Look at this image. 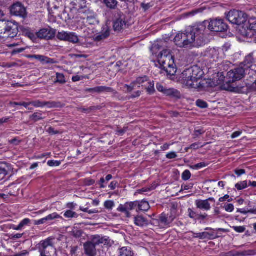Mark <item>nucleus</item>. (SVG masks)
I'll use <instances>...</instances> for the list:
<instances>
[{
    "instance_id": "64",
    "label": "nucleus",
    "mask_w": 256,
    "mask_h": 256,
    "mask_svg": "<svg viewBox=\"0 0 256 256\" xmlns=\"http://www.w3.org/2000/svg\"><path fill=\"white\" fill-rule=\"evenodd\" d=\"M47 132L50 134H57L58 133V131H56L54 128H52V127H50L48 128V130Z\"/></svg>"
},
{
    "instance_id": "24",
    "label": "nucleus",
    "mask_w": 256,
    "mask_h": 256,
    "mask_svg": "<svg viewBox=\"0 0 256 256\" xmlns=\"http://www.w3.org/2000/svg\"><path fill=\"white\" fill-rule=\"evenodd\" d=\"M134 224L140 227L146 226L148 225V220L142 216H137L134 218Z\"/></svg>"
},
{
    "instance_id": "62",
    "label": "nucleus",
    "mask_w": 256,
    "mask_h": 256,
    "mask_svg": "<svg viewBox=\"0 0 256 256\" xmlns=\"http://www.w3.org/2000/svg\"><path fill=\"white\" fill-rule=\"evenodd\" d=\"M242 134V132H240V131L235 132L231 136V138L232 139L236 138L238 137L239 136H240Z\"/></svg>"
},
{
    "instance_id": "30",
    "label": "nucleus",
    "mask_w": 256,
    "mask_h": 256,
    "mask_svg": "<svg viewBox=\"0 0 256 256\" xmlns=\"http://www.w3.org/2000/svg\"><path fill=\"white\" fill-rule=\"evenodd\" d=\"M44 107L46 106L48 108H59L61 106V104L60 102H44Z\"/></svg>"
},
{
    "instance_id": "2",
    "label": "nucleus",
    "mask_w": 256,
    "mask_h": 256,
    "mask_svg": "<svg viewBox=\"0 0 256 256\" xmlns=\"http://www.w3.org/2000/svg\"><path fill=\"white\" fill-rule=\"evenodd\" d=\"M166 46L165 41H157L152 44L151 52L152 54L157 56L158 62L162 68L168 74L174 76L176 72L174 58L170 51L165 49Z\"/></svg>"
},
{
    "instance_id": "20",
    "label": "nucleus",
    "mask_w": 256,
    "mask_h": 256,
    "mask_svg": "<svg viewBox=\"0 0 256 256\" xmlns=\"http://www.w3.org/2000/svg\"><path fill=\"white\" fill-rule=\"evenodd\" d=\"M126 22L125 20L124 16H121L114 22V30L120 31L126 28Z\"/></svg>"
},
{
    "instance_id": "38",
    "label": "nucleus",
    "mask_w": 256,
    "mask_h": 256,
    "mask_svg": "<svg viewBox=\"0 0 256 256\" xmlns=\"http://www.w3.org/2000/svg\"><path fill=\"white\" fill-rule=\"evenodd\" d=\"M195 238H200L201 240H204L208 238V232H202L200 233L195 234Z\"/></svg>"
},
{
    "instance_id": "61",
    "label": "nucleus",
    "mask_w": 256,
    "mask_h": 256,
    "mask_svg": "<svg viewBox=\"0 0 256 256\" xmlns=\"http://www.w3.org/2000/svg\"><path fill=\"white\" fill-rule=\"evenodd\" d=\"M156 87L158 91L162 92L163 94L164 93L166 88L164 87L161 84L158 83L157 84Z\"/></svg>"
},
{
    "instance_id": "36",
    "label": "nucleus",
    "mask_w": 256,
    "mask_h": 256,
    "mask_svg": "<svg viewBox=\"0 0 256 256\" xmlns=\"http://www.w3.org/2000/svg\"><path fill=\"white\" fill-rule=\"evenodd\" d=\"M56 80L54 82V83H60L61 84H64L66 82V80L64 74L61 73L57 72L56 74Z\"/></svg>"
},
{
    "instance_id": "58",
    "label": "nucleus",
    "mask_w": 256,
    "mask_h": 256,
    "mask_svg": "<svg viewBox=\"0 0 256 256\" xmlns=\"http://www.w3.org/2000/svg\"><path fill=\"white\" fill-rule=\"evenodd\" d=\"M202 146H200V143H194L190 146L189 148H188L187 149H194V150H198L200 148L202 147Z\"/></svg>"
},
{
    "instance_id": "55",
    "label": "nucleus",
    "mask_w": 256,
    "mask_h": 256,
    "mask_svg": "<svg viewBox=\"0 0 256 256\" xmlns=\"http://www.w3.org/2000/svg\"><path fill=\"white\" fill-rule=\"evenodd\" d=\"M177 157V154L176 152H171L166 155V158L168 159H174Z\"/></svg>"
},
{
    "instance_id": "19",
    "label": "nucleus",
    "mask_w": 256,
    "mask_h": 256,
    "mask_svg": "<svg viewBox=\"0 0 256 256\" xmlns=\"http://www.w3.org/2000/svg\"><path fill=\"white\" fill-rule=\"evenodd\" d=\"M208 56L210 58L214 59V60H217L219 58H224V54L223 50L221 48H213L209 50Z\"/></svg>"
},
{
    "instance_id": "59",
    "label": "nucleus",
    "mask_w": 256,
    "mask_h": 256,
    "mask_svg": "<svg viewBox=\"0 0 256 256\" xmlns=\"http://www.w3.org/2000/svg\"><path fill=\"white\" fill-rule=\"evenodd\" d=\"M108 182H106L104 178H101L98 182V184L100 188H104L106 186V184Z\"/></svg>"
},
{
    "instance_id": "26",
    "label": "nucleus",
    "mask_w": 256,
    "mask_h": 256,
    "mask_svg": "<svg viewBox=\"0 0 256 256\" xmlns=\"http://www.w3.org/2000/svg\"><path fill=\"white\" fill-rule=\"evenodd\" d=\"M118 256H134V253L130 248L122 247L118 249Z\"/></svg>"
},
{
    "instance_id": "50",
    "label": "nucleus",
    "mask_w": 256,
    "mask_h": 256,
    "mask_svg": "<svg viewBox=\"0 0 256 256\" xmlns=\"http://www.w3.org/2000/svg\"><path fill=\"white\" fill-rule=\"evenodd\" d=\"M208 217V215L206 214H198L196 220L200 221V222L206 220Z\"/></svg>"
},
{
    "instance_id": "37",
    "label": "nucleus",
    "mask_w": 256,
    "mask_h": 256,
    "mask_svg": "<svg viewBox=\"0 0 256 256\" xmlns=\"http://www.w3.org/2000/svg\"><path fill=\"white\" fill-rule=\"evenodd\" d=\"M30 106L32 105L36 108H44V102L39 100L29 102Z\"/></svg>"
},
{
    "instance_id": "21",
    "label": "nucleus",
    "mask_w": 256,
    "mask_h": 256,
    "mask_svg": "<svg viewBox=\"0 0 256 256\" xmlns=\"http://www.w3.org/2000/svg\"><path fill=\"white\" fill-rule=\"evenodd\" d=\"M26 57L28 58L36 59L40 62L42 64H54L55 62L54 59L42 55H27Z\"/></svg>"
},
{
    "instance_id": "10",
    "label": "nucleus",
    "mask_w": 256,
    "mask_h": 256,
    "mask_svg": "<svg viewBox=\"0 0 256 256\" xmlns=\"http://www.w3.org/2000/svg\"><path fill=\"white\" fill-rule=\"evenodd\" d=\"M208 29L212 32H222L227 30L228 25L222 19L212 20L209 23Z\"/></svg>"
},
{
    "instance_id": "28",
    "label": "nucleus",
    "mask_w": 256,
    "mask_h": 256,
    "mask_svg": "<svg viewBox=\"0 0 256 256\" xmlns=\"http://www.w3.org/2000/svg\"><path fill=\"white\" fill-rule=\"evenodd\" d=\"M110 32L108 29H106L105 32L100 34L98 35L94 36V40L96 42H100L106 39L110 36Z\"/></svg>"
},
{
    "instance_id": "13",
    "label": "nucleus",
    "mask_w": 256,
    "mask_h": 256,
    "mask_svg": "<svg viewBox=\"0 0 256 256\" xmlns=\"http://www.w3.org/2000/svg\"><path fill=\"white\" fill-rule=\"evenodd\" d=\"M12 14L24 18L26 16V8L20 3L18 2L13 4L10 8Z\"/></svg>"
},
{
    "instance_id": "41",
    "label": "nucleus",
    "mask_w": 256,
    "mask_h": 256,
    "mask_svg": "<svg viewBox=\"0 0 256 256\" xmlns=\"http://www.w3.org/2000/svg\"><path fill=\"white\" fill-rule=\"evenodd\" d=\"M188 216L190 218L196 220L198 214L194 212L192 208H189L188 210Z\"/></svg>"
},
{
    "instance_id": "34",
    "label": "nucleus",
    "mask_w": 256,
    "mask_h": 256,
    "mask_svg": "<svg viewBox=\"0 0 256 256\" xmlns=\"http://www.w3.org/2000/svg\"><path fill=\"white\" fill-rule=\"evenodd\" d=\"M72 234L75 238H79L80 236V224H76L74 226L72 231Z\"/></svg>"
},
{
    "instance_id": "32",
    "label": "nucleus",
    "mask_w": 256,
    "mask_h": 256,
    "mask_svg": "<svg viewBox=\"0 0 256 256\" xmlns=\"http://www.w3.org/2000/svg\"><path fill=\"white\" fill-rule=\"evenodd\" d=\"M146 84H148V86L146 84L144 87L146 88L147 92L150 94H153L154 92V82L148 81Z\"/></svg>"
},
{
    "instance_id": "56",
    "label": "nucleus",
    "mask_w": 256,
    "mask_h": 256,
    "mask_svg": "<svg viewBox=\"0 0 256 256\" xmlns=\"http://www.w3.org/2000/svg\"><path fill=\"white\" fill-rule=\"evenodd\" d=\"M47 221V220L46 218V217L44 218H42V219H40L39 220H34V224L35 225H40V224H42L44 223H46V222Z\"/></svg>"
},
{
    "instance_id": "42",
    "label": "nucleus",
    "mask_w": 256,
    "mask_h": 256,
    "mask_svg": "<svg viewBox=\"0 0 256 256\" xmlns=\"http://www.w3.org/2000/svg\"><path fill=\"white\" fill-rule=\"evenodd\" d=\"M64 216L67 218H74L76 216H77V214L76 212H74L70 210H67L65 212V213L64 214Z\"/></svg>"
},
{
    "instance_id": "5",
    "label": "nucleus",
    "mask_w": 256,
    "mask_h": 256,
    "mask_svg": "<svg viewBox=\"0 0 256 256\" xmlns=\"http://www.w3.org/2000/svg\"><path fill=\"white\" fill-rule=\"evenodd\" d=\"M18 32L17 24L11 22L0 20V38H14Z\"/></svg>"
},
{
    "instance_id": "31",
    "label": "nucleus",
    "mask_w": 256,
    "mask_h": 256,
    "mask_svg": "<svg viewBox=\"0 0 256 256\" xmlns=\"http://www.w3.org/2000/svg\"><path fill=\"white\" fill-rule=\"evenodd\" d=\"M42 112L40 111L38 112H34L32 115L30 116V118L33 120L34 122H38L40 120H42L44 119L42 118Z\"/></svg>"
},
{
    "instance_id": "18",
    "label": "nucleus",
    "mask_w": 256,
    "mask_h": 256,
    "mask_svg": "<svg viewBox=\"0 0 256 256\" xmlns=\"http://www.w3.org/2000/svg\"><path fill=\"white\" fill-rule=\"evenodd\" d=\"M38 248L40 253L44 252L45 249L52 250V239L50 238L41 241L38 245Z\"/></svg>"
},
{
    "instance_id": "53",
    "label": "nucleus",
    "mask_w": 256,
    "mask_h": 256,
    "mask_svg": "<svg viewBox=\"0 0 256 256\" xmlns=\"http://www.w3.org/2000/svg\"><path fill=\"white\" fill-rule=\"evenodd\" d=\"M232 200V198H230V196L228 194H226L224 196L221 197L219 198L220 202H224L225 201H228V202H230Z\"/></svg>"
},
{
    "instance_id": "22",
    "label": "nucleus",
    "mask_w": 256,
    "mask_h": 256,
    "mask_svg": "<svg viewBox=\"0 0 256 256\" xmlns=\"http://www.w3.org/2000/svg\"><path fill=\"white\" fill-rule=\"evenodd\" d=\"M86 90L90 92H96L98 94L103 92L112 93L114 92V90L112 88L105 86H96L92 88L86 89Z\"/></svg>"
},
{
    "instance_id": "4",
    "label": "nucleus",
    "mask_w": 256,
    "mask_h": 256,
    "mask_svg": "<svg viewBox=\"0 0 256 256\" xmlns=\"http://www.w3.org/2000/svg\"><path fill=\"white\" fill-rule=\"evenodd\" d=\"M110 242L109 238L98 235L94 236L90 240L84 244V252L87 256H96V246L100 244L108 245Z\"/></svg>"
},
{
    "instance_id": "39",
    "label": "nucleus",
    "mask_w": 256,
    "mask_h": 256,
    "mask_svg": "<svg viewBox=\"0 0 256 256\" xmlns=\"http://www.w3.org/2000/svg\"><path fill=\"white\" fill-rule=\"evenodd\" d=\"M60 218V216L56 212L52 213L46 216L47 221L52 220L56 218Z\"/></svg>"
},
{
    "instance_id": "6",
    "label": "nucleus",
    "mask_w": 256,
    "mask_h": 256,
    "mask_svg": "<svg viewBox=\"0 0 256 256\" xmlns=\"http://www.w3.org/2000/svg\"><path fill=\"white\" fill-rule=\"evenodd\" d=\"M246 72V70L241 65L238 68L230 70L227 74V78L228 79V81L226 80V78L222 73L218 74V76L220 75V82L218 84H222L224 82L226 83L233 82L240 80L244 76Z\"/></svg>"
},
{
    "instance_id": "52",
    "label": "nucleus",
    "mask_w": 256,
    "mask_h": 256,
    "mask_svg": "<svg viewBox=\"0 0 256 256\" xmlns=\"http://www.w3.org/2000/svg\"><path fill=\"white\" fill-rule=\"evenodd\" d=\"M60 164V162L57 160H51L48 162V164L50 166H59Z\"/></svg>"
},
{
    "instance_id": "3",
    "label": "nucleus",
    "mask_w": 256,
    "mask_h": 256,
    "mask_svg": "<svg viewBox=\"0 0 256 256\" xmlns=\"http://www.w3.org/2000/svg\"><path fill=\"white\" fill-rule=\"evenodd\" d=\"M202 70L196 66H194L184 70L180 77V81L188 88H199L200 80L203 75Z\"/></svg>"
},
{
    "instance_id": "48",
    "label": "nucleus",
    "mask_w": 256,
    "mask_h": 256,
    "mask_svg": "<svg viewBox=\"0 0 256 256\" xmlns=\"http://www.w3.org/2000/svg\"><path fill=\"white\" fill-rule=\"evenodd\" d=\"M225 210L228 212H232L234 210V206L232 204H229L225 205L224 207Z\"/></svg>"
},
{
    "instance_id": "23",
    "label": "nucleus",
    "mask_w": 256,
    "mask_h": 256,
    "mask_svg": "<svg viewBox=\"0 0 256 256\" xmlns=\"http://www.w3.org/2000/svg\"><path fill=\"white\" fill-rule=\"evenodd\" d=\"M195 204L198 208L205 211H208L211 208L210 204L206 200H197L195 202Z\"/></svg>"
},
{
    "instance_id": "49",
    "label": "nucleus",
    "mask_w": 256,
    "mask_h": 256,
    "mask_svg": "<svg viewBox=\"0 0 256 256\" xmlns=\"http://www.w3.org/2000/svg\"><path fill=\"white\" fill-rule=\"evenodd\" d=\"M232 228L237 232L242 233L246 230L244 226H234Z\"/></svg>"
},
{
    "instance_id": "16",
    "label": "nucleus",
    "mask_w": 256,
    "mask_h": 256,
    "mask_svg": "<svg viewBox=\"0 0 256 256\" xmlns=\"http://www.w3.org/2000/svg\"><path fill=\"white\" fill-rule=\"evenodd\" d=\"M254 61L251 54H248L246 57L244 62L240 64L244 68L246 71L249 69L256 73V65L254 64Z\"/></svg>"
},
{
    "instance_id": "60",
    "label": "nucleus",
    "mask_w": 256,
    "mask_h": 256,
    "mask_svg": "<svg viewBox=\"0 0 256 256\" xmlns=\"http://www.w3.org/2000/svg\"><path fill=\"white\" fill-rule=\"evenodd\" d=\"M127 128H124L121 130H117L116 134L118 136H122L127 131Z\"/></svg>"
},
{
    "instance_id": "11",
    "label": "nucleus",
    "mask_w": 256,
    "mask_h": 256,
    "mask_svg": "<svg viewBox=\"0 0 256 256\" xmlns=\"http://www.w3.org/2000/svg\"><path fill=\"white\" fill-rule=\"evenodd\" d=\"M56 36L58 40L68 41L74 44L78 42L79 40L78 36L74 32L62 31L58 32Z\"/></svg>"
},
{
    "instance_id": "44",
    "label": "nucleus",
    "mask_w": 256,
    "mask_h": 256,
    "mask_svg": "<svg viewBox=\"0 0 256 256\" xmlns=\"http://www.w3.org/2000/svg\"><path fill=\"white\" fill-rule=\"evenodd\" d=\"M114 206V202L112 200H107L105 202L104 206L108 210H112Z\"/></svg>"
},
{
    "instance_id": "12",
    "label": "nucleus",
    "mask_w": 256,
    "mask_h": 256,
    "mask_svg": "<svg viewBox=\"0 0 256 256\" xmlns=\"http://www.w3.org/2000/svg\"><path fill=\"white\" fill-rule=\"evenodd\" d=\"M148 81V78L146 76L139 77L135 81L132 82L130 85L125 84L124 87L127 88V92H130L135 89L136 85H138V88L146 86L144 84L147 83Z\"/></svg>"
},
{
    "instance_id": "17",
    "label": "nucleus",
    "mask_w": 256,
    "mask_h": 256,
    "mask_svg": "<svg viewBox=\"0 0 256 256\" xmlns=\"http://www.w3.org/2000/svg\"><path fill=\"white\" fill-rule=\"evenodd\" d=\"M255 254H256L255 250H248L242 252L232 250L222 254V256H248Z\"/></svg>"
},
{
    "instance_id": "25",
    "label": "nucleus",
    "mask_w": 256,
    "mask_h": 256,
    "mask_svg": "<svg viewBox=\"0 0 256 256\" xmlns=\"http://www.w3.org/2000/svg\"><path fill=\"white\" fill-rule=\"evenodd\" d=\"M10 170V167L6 163L0 164V180H2Z\"/></svg>"
},
{
    "instance_id": "57",
    "label": "nucleus",
    "mask_w": 256,
    "mask_h": 256,
    "mask_svg": "<svg viewBox=\"0 0 256 256\" xmlns=\"http://www.w3.org/2000/svg\"><path fill=\"white\" fill-rule=\"evenodd\" d=\"M206 166L205 162H200L193 166L194 168L198 170L202 168H204Z\"/></svg>"
},
{
    "instance_id": "51",
    "label": "nucleus",
    "mask_w": 256,
    "mask_h": 256,
    "mask_svg": "<svg viewBox=\"0 0 256 256\" xmlns=\"http://www.w3.org/2000/svg\"><path fill=\"white\" fill-rule=\"evenodd\" d=\"M248 30L250 32L252 31L256 34V21L252 22H250Z\"/></svg>"
},
{
    "instance_id": "15",
    "label": "nucleus",
    "mask_w": 256,
    "mask_h": 256,
    "mask_svg": "<svg viewBox=\"0 0 256 256\" xmlns=\"http://www.w3.org/2000/svg\"><path fill=\"white\" fill-rule=\"evenodd\" d=\"M56 35V30L51 28H42L36 32V36L42 39L50 40Z\"/></svg>"
},
{
    "instance_id": "9",
    "label": "nucleus",
    "mask_w": 256,
    "mask_h": 256,
    "mask_svg": "<svg viewBox=\"0 0 256 256\" xmlns=\"http://www.w3.org/2000/svg\"><path fill=\"white\" fill-rule=\"evenodd\" d=\"M226 18L232 24L240 25L246 20V16L242 12L232 10L226 15Z\"/></svg>"
},
{
    "instance_id": "8",
    "label": "nucleus",
    "mask_w": 256,
    "mask_h": 256,
    "mask_svg": "<svg viewBox=\"0 0 256 256\" xmlns=\"http://www.w3.org/2000/svg\"><path fill=\"white\" fill-rule=\"evenodd\" d=\"M174 219L175 216L172 214H166L162 213L158 216V218L152 219V224L160 228H166L171 226Z\"/></svg>"
},
{
    "instance_id": "45",
    "label": "nucleus",
    "mask_w": 256,
    "mask_h": 256,
    "mask_svg": "<svg viewBox=\"0 0 256 256\" xmlns=\"http://www.w3.org/2000/svg\"><path fill=\"white\" fill-rule=\"evenodd\" d=\"M196 104L198 107L202 108H206L208 107V104L206 102L200 100H198L196 101Z\"/></svg>"
},
{
    "instance_id": "63",
    "label": "nucleus",
    "mask_w": 256,
    "mask_h": 256,
    "mask_svg": "<svg viewBox=\"0 0 256 256\" xmlns=\"http://www.w3.org/2000/svg\"><path fill=\"white\" fill-rule=\"evenodd\" d=\"M246 172V171L244 170H243V169H241V170H235V174L238 176H242V174H245Z\"/></svg>"
},
{
    "instance_id": "27",
    "label": "nucleus",
    "mask_w": 256,
    "mask_h": 256,
    "mask_svg": "<svg viewBox=\"0 0 256 256\" xmlns=\"http://www.w3.org/2000/svg\"><path fill=\"white\" fill-rule=\"evenodd\" d=\"M137 203L136 207H138L139 210L146 212L150 208L149 203L146 200H142L141 202L136 201Z\"/></svg>"
},
{
    "instance_id": "7",
    "label": "nucleus",
    "mask_w": 256,
    "mask_h": 256,
    "mask_svg": "<svg viewBox=\"0 0 256 256\" xmlns=\"http://www.w3.org/2000/svg\"><path fill=\"white\" fill-rule=\"evenodd\" d=\"M85 4L86 0H81V20L82 23L86 27L88 25H94L98 23L93 12L89 9L86 10V6L82 7V3Z\"/></svg>"
},
{
    "instance_id": "47",
    "label": "nucleus",
    "mask_w": 256,
    "mask_h": 256,
    "mask_svg": "<svg viewBox=\"0 0 256 256\" xmlns=\"http://www.w3.org/2000/svg\"><path fill=\"white\" fill-rule=\"evenodd\" d=\"M30 222V220L29 218H26L24 219L22 221L20 222L19 224V226H20L22 230L26 226L28 225Z\"/></svg>"
},
{
    "instance_id": "35",
    "label": "nucleus",
    "mask_w": 256,
    "mask_h": 256,
    "mask_svg": "<svg viewBox=\"0 0 256 256\" xmlns=\"http://www.w3.org/2000/svg\"><path fill=\"white\" fill-rule=\"evenodd\" d=\"M248 186V182L246 180L240 182L235 185V188L238 190H241L246 188Z\"/></svg>"
},
{
    "instance_id": "33",
    "label": "nucleus",
    "mask_w": 256,
    "mask_h": 256,
    "mask_svg": "<svg viewBox=\"0 0 256 256\" xmlns=\"http://www.w3.org/2000/svg\"><path fill=\"white\" fill-rule=\"evenodd\" d=\"M164 94L166 96H178L179 94L178 91L174 88H166Z\"/></svg>"
},
{
    "instance_id": "43",
    "label": "nucleus",
    "mask_w": 256,
    "mask_h": 256,
    "mask_svg": "<svg viewBox=\"0 0 256 256\" xmlns=\"http://www.w3.org/2000/svg\"><path fill=\"white\" fill-rule=\"evenodd\" d=\"M191 174L188 170H186L182 174V178L184 180H188L190 178Z\"/></svg>"
},
{
    "instance_id": "46",
    "label": "nucleus",
    "mask_w": 256,
    "mask_h": 256,
    "mask_svg": "<svg viewBox=\"0 0 256 256\" xmlns=\"http://www.w3.org/2000/svg\"><path fill=\"white\" fill-rule=\"evenodd\" d=\"M10 104L14 107H15V106H24L26 108H27L28 107V106H30L29 102H10Z\"/></svg>"
},
{
    "instance_id": "14",
    "label": "nucleus",
    "mask_w": 256,
    "mask_h": 256,
    "mask_svg": "<svg viewBox=\"0 0 256 256\" xmlns=\"http://www.w3.org/2000/svg\"><path fill=\"white\" fill-rule=\"evenodd\" d=\"M136 202H126L124 204H120L118 208V210L124 214L127 218L130 216V212L134 209L136 204Z\"/></svg>"
},
{
    "instance_id": "40",
    "label": "nucleus",
    "mask_w": 256,
    "mask_h": 256,
    "mask_svg": "<svg viewBox=\"0 0 256 256\" xmlns=\"http://www.w3.org/2000/svg\"><path fill=\"white\" fill-rule=\"evenodd\" d=\"M154 188L153 186L150 187V188H148V187L144 188L142 189L138 190L136 193L140 194H144L146 192H150V190H154Z\"/></svg>"
},
{
    "instance_id": "29",
    "label": "nucleus",
    "mask_w": 256,
    "mask_h": 256,
    "mask_svg": "<svg viewBox=\"0 0 256 256\" xmlns=\"http://www.w3.org/2000/svg\"><path fill=\"white\" fill-rule=\"evenodd\" d=\"M106 6L111 10L115 9L118 5V2L116 0H102Z\"/></svg>"
},
{
    "instance_id": "54",
    "label": "nucleus",
    "mask_w": 256,
    "mask_h": 256,
    "mask_svg": "<svg viewBox=\"0 0 256 256\" xmlns=\"http://www.w3.org/2000/svg\"><path fill=\"white\" fill-rule=\"evenodd\" d=\"M26 50L24 48H16L14 49L12 52L11 54L14 56L17 54L21 53Z\"/></svg>"
},
{
    "instance_id": "1",
    "label": "nucleus",
    "mask_w": 256,
    "mask_h": 256,
    "mask_svg": "<svg viewBox=\"0 0 256 256\" xmlns=\"http://www.w3.org/2000/svg\"><path fill=\"white\" fill-rule=\"evenodd\" d=\"M174 40L176 44L180 48L198 47L206 42L202 30L198 26L188 27L184 32L178 34Z\"/></svg>"
}]
</instances>
